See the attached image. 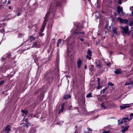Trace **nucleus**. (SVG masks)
<instances>
[{"mask_svg": "<svg viewBox=\"0 0 133 133\" xmlns=\"http://www.w3.org/2000/svg\"><path fill=\"white\" fill-rule=\"evenodd\" d=\"M130 115V116H133V113H131Z\"/></svg>", "mask_w": 133, "mask_h": 133, "instance_id": "5fc2aeb1", "label": "nucleus"}, {"mask_svg": "<svg viewBox=\"0 0 133 133\" xmlns=\"http://www.w3.org/2000/svg\"><path fill=\"white\" fill-rule=\"evenodd\" d=\"M77 66L78 69H79L81 67V61L80 58H79L77 62Z\"/></svg>", "mask_w": 133, "mask_h": 133, "instance_id": "4468645a", "label": "nucleus"}, {"mask_svg": "<svg viewBox=\"0 0 133 133\" xmlns=\"http://www.w3.org/2000/svg\"><path fill=\"white\" fill-rule=\"evenodd\" d=\"M95 63L97 67H98L99 69H101L103 68V67L101 65L99 60H96L95 62Z\"/></svg>", "mask_w": 133, "mask_h": 133, "instance_id": "0eeeda50", "label": "nucleus"}, {"mask_svg": "<svg viewBox=\"0 0 133 133\" xmlns=\"http://www.w3.org/2000/svg\"><path fill=\"white\" fill-rule=\"evenodd\" d=\"M90 56L89 55H87L86 56V58H87L89 60H90L91 59V58Z\"/></svg>", "mask_w": 133, "mask_h": 133, "instance_id": "7c9ffc66", "label": "nucleus"}, {"mask_svg": "<svg viewBox=\"0 0 133 133\" xmlns=\"http://www.w3.org/2000/svg\"><path fill=\"white\" fill-rule=\"evenodd\" d=\"M111 65V63L110 62H109L106 64V65L108 66H110Z\"/></svg>", "mask_w": 133, "mask_h": 133, "instance_id": "58836bf2", "label": "nucleus"}, {"mask_svg": "<svg viewBox=\"0 0 133 133\" xmlns=\"http://www.w3.org/2000/svg\"><path fill=\"white\" fill-rule=\"evenodd\" d=\"M132 46H133V44H132Z\"/></svg>", "mask_w": 133, "mask_h": 133, "instance_id": "774afa93", "label": "nucleus"}, {"mask_svg": "<svg viewBox=\"0 0 133 133\" xmlns=\"http://www.w3.org/2000/svg\"><path fill=\"white\" fill-rule=\"evenodd\" d=\"M79 39L81 41H83L84 40V39L83 38H80Z\"/></svg>", "mask_w": 133, "mask_h": 133, "instance_id": "49530a36", "label": "nucleus"}, {"mask_svg": "<svg viewBox=\"0 0 133 133\" xmlns=\"http://www.w3.org/2000/svg\"><path fill=\"white\" fill-rule=\"evenodd\" d=\"M122 130L121 131L122 133L125 132L127 130L129 127V126H127L124 127L123 126H122Z\"/></svg>", "mask_w": 133, "mask_h": 133, "instance_id": "9b49d317", "label": "nucleus"}, {"mask_svg": "<svg viewBox=\"0 0 133 133\" xmlns=\"http://www.w3.org/2000/svg\"><path fill=\"white\" fill-rule=\"evenodd\" d=\"M86 97L87 98H89L90 97H92V96L91 95V94L90 93H89L86 95Z\"/></svg>", "mask_w": 133, "mask_h": 133, "instance_id": "393cba45", "label": "nucleus"}, {"mask_svg": "<svg viewBox=\"0 0 133 133\" xmlns=\"http://www.w3.org/2000/svg\"><path fill=\"white\" fill-rule=\"evenodd\" d=\"M112 26L111 25V26H110L109 27H108L107 28V29H108V30L109 31H111L110 30L111 29V27H112Z\"/></svg>", "mask_w": 133, "mask_h": 133, "instance_id": "4c0bfd02", "label": "nucleus"}, {"mask_svg": "<svg viewBox=\"0 0 133 133\" xmlns=\"http://www.w3.org/2000/svg\"><path fill=\"white\" fill-rule=\"evenodd\" d=\"M133 84V81L131 79H129L128 81H127L125 84V85H132Z\"/></svg>", "mask_w": 133, "mask_h": 133, "instance_id": "6e6552de", "label": "nucleus"}, {"mask_svg": "<svg viewBox=\"0 0 133 133\" xmlns=\"http://www.w3.org/2000/svg\"><path fill=\"white\" fill-rule=\"evenodd\" d=\"M36 131V129L35 128L31 127L28 133H35Z\"/></svg>", "mask_w": 133, "mask_h": 133, "instance_id": "2eb2a0df", "label": "nucleus"}, {"mask_svg": "<svg viewBox=\"0 0 133 133\" xmlns=\"http://www.w3.org/2000/svg\"><path fill=\"white\" fill-rule=\"evenodd\" d=\"M87 53L88 54V55H89L90 56H91L92 55V52H91L90 50L89 49H88V50Z\"/></svg>", "mask_w": 133, "mask_h": 133, "instance_id": "5701e85b", "label": "nucleus"}, {"mask_svg": "<svg viewBox=\"0 0 133 133\" xmlns=\"http://www.w3.org/2000/svg\"><path fill=\"white\" fill-rule=\"evenodd\" d=\"M123 8L120 6H118L117 9V12L118 14H120L121 11H122Z\"/></svg>", "mask_w": 133, "mask_h": 133, "instance_id": "ddd939ff", "label": "nucleus"}, {"mask_svg": "<svg viewBox=\"0 0 133 133\" xmlns=\"http://www.w3.org/2000/svg\"><path fill=\"white\" fill-rule=\"evenodd\" d=\"M36 38V37H33L31 36H30L28 39V41H30V42H31L32 41H34Z\"/></svg>", "mask_w": 133, "mask_h": 133, "instance_id": "9d476101", "label": "nucleus"}, {"mask_svg": "<svg viewBox=\"0 0 133 133\" xmlns=\"http://www.w3.org/2000/svg\"><path fill=\"white\" fill-rule=\"evenodd\" d=\"M132 14H133V12H132Z\"/></svg>", "mask_w": 133, "mask_h": 133, "instance_id": "338daca9", "label": "nucleus"}, {"mask_svg": "<svg viewBox=\"0 0 133 133\" xmlns=\"http://www.w3.org/2000/svg\"><path fill=\"white\" fill-rule=\"evenodd\" d=\"M76 109H78V108L77 107H76Z\"/></svg>", "mask_w": 133, "mask_h": 133, "instance_id": "e2e57ef3", "label": "nucleus"}, {"mask_svg": "<svg viewBox=\"0 0 133 133\" xmlns=\"http://www.w3.org/2000/svg\"><path fill=\"white\" fill-rule=\"evenodd\" d=\"M106 106L105 103L104 104V103H103L101 104V107L104 109H107V107Z\"/></svg>", "mask_w": 133, "mask_h": 133, "instance_id": "f3484780", "label": "nucleus"}, {"mask_svg": "<svg viewBox=\"0 0 133 133\" xmlns=\"http://www.w3.org/2000/svg\"><path fill=\"white\" fill-rule=\"evenodd\" d=\"M102 96H103V97H106V96L105 95H103Z\"/></svg>", "mask_w": 133, "mask_h": 133, "instance_id": "13d9d810", "label": "nucleus"}, {"mask_svg": "<svg viewBox=\"0 0 133 133\" xmlns=\"http://www.w3.org/2000/svg\"><path fill=\"white\" fill-rule=\"evenodd\" d=\"M4 29H2L1 30L0 32H1L3 33L4 32Z\"/></svg>", "mask_w": 133, "mask_h": 133, "instance_id": "37998d69", "label": "nucleus"}, {"mask_svg": "<svg viewBox=\"0 0 133 133\" xmlns=\"http://www.w3.org/2000/svg\"><path fill=\"white\" fill-rule=\"evenodd\" d=\"M130 104H127L123 105L122 106H120V108L121 109H124L127 108L129 107L130 106L129 105Z\"/></svg>", "mask_w": 133, "mask_h": 133, "instance_id": "f8f14e48", "label": "nucleus"}, {"mask_svg": "<svg viewBox=\"0 0 133 133\" xmlns=\"http://www.w3.org/2000/svg\"><path fill=\"white\" fill-rule=\"evenodd\" d=\"M128 25H129L130 26H131L132 25H133V21H130V23Z\"/></svg>", "mask_w": 133, "mask_h": 133, "instance_id": "2f4dec72", "label": "nucleus"}, {"mask_svg": "<svg viewBox=\"0 0 133 133\" xmlns=\"http://www.w3.org/2000/svg\"><path fill=\"white\" fill-rule=\"evenodd\" d=\"M90 70L91 71H95L94 66V65H91L90 66Z\"/></svg>", "mask_w": 133, "mask_h": 133, "instance_id": "aec40b11", "label": "nucleus"}, {"mask_svg": "<svg viewBox=\"0 0 133 133\" xmlns=\"http://www.w3.org/2000/svg\"><path fill=\"white\" fill-rule=\"evenodd\" d=\"M59 44H58V43H57V46L58 47Z\"/></svg>", "mask_w": 133, "mask_h": 133, "instance_id": "052dcab7", "label": "nucleus"}, {"mask_svg": "<svg viewBox=\"0 0 133 133\" xmlns=\"http://www.w3.org/2000/svg\"><path fill=\"white\" fill-rule=\"evenodd\" d=\"M87 68V66L86 65H85L84 67V69H86Z\"/></svg>", "mask_w": 133, "mask_h": 133, "instance_id": "603ef678", "label": "nucleus"}, {"mask_svg": "<svg viewBox=\"0 0 133 133\" xmlns=\"http://www.w3.org/2000/svg\"><path fill=\"white\" fill-rule=\"evenodd\" d=\"M64 104L63 103L62 104L61 106V109L60 110H59V111H60L61 112H62L63 111V109L64 108Z\"/></svg>", "mask_w": 133, "mask_h": 133, "instance_id": "412c9836", "label": "nucleus"}, {"mask_svg": "<svg viewBox=\"0 0 133 133\" xmlns=\"http://www.w3.org/2000/svg\"><path fill=\"white\" fill-rule=\"evenodd\" d=\"M60 4V3H58L57 0H55L54 1L53 4L52 3H51L49 12H48L45 15V18L42 25L40 32L42 33L44 31V29L46 25V23L45 22V21L48 17L50 13H52V14L54 15L56 11V7L58 6Z\"/></svg>", "mask_w": 133, "mask_h": 133, "instance_id": "f257e3e1", "label": "nucleus"}, {"mask_svg": "<svg viewBox=\"0 0 133 133\" xmlns=\"http://www.w3.org/2000/svg\"><path fill=\"white\" fill-rule=\"evenodd\" d=\"M21 112L24 113L26 115H27L28 113V111L26 110H21Z\"/></svg>", "mask_w": 133, "mask_h": 133, "instance_id": "4be33fe9", "label": "nucleus"}, {"mask_svg": "<svg viewBox=\"0 0 133 133\" xmlns=\"http://www.w3.org/2000/svg\"><path fill=\"white\" fill-rule=\"evenodd\" d=\"M55 75H50L49 74H47L45 75V78L46 80L49 82H52L54 79Z\"/></svg>", "mask_w": 133, "mask_h": 133, "instance_id": "f03ea898", "label": "nucleus"}, {"mask_svg": "<svg viewBox=\"0 0 133 133\" xmlns=\"http://www.w3.org/2000/svg\"><path fill=\"white\" fill-rule=\"evenodd\" d=\"M71 95L69 94L66 95L64 96V98L66 99H68L70 98H71Z\"/></svg>", "mask_w": 133, "mask_h": 133, "instance_id": "6ab92c4d", "label": "nucleus"}, {"mask_svg": "<svg viewBox=\"0 0 133 133\" xmlns=\"http://www.w3.org/2000/svg\"><path fill=\"white\" fill-rule=\"evenodd\" d=\"M25 130V128H23L22 130H21V131L22 132H23Z\"/></svg>", "mask_w": 133, "mask_h": 133, "instance_id": "864d4df0", "label": "nucleus"}, {"mask_svg": "<svg viewBox=\"0 0 133 133\" xmlns=\"http://www.w3.org/2000/svg\"><path fill=\"white\" fill-rule=\"evenodd\" d=\"M4 26L3 24H0V28Z\"/></svg>", "mask_w": 133, "mask_h": 133, "instance_id": "de8ad7c7", "label": "nucleus"}, {"mask_svg": "<svg viewBox=\"0 0 133 133\" xmlns=\"http://www.w3.org/2000/svg\"><path fill=\"white\" fill-rule=\"evenodd\" d=\"M122 3L121 2V0H119L118 2V3L120 4H122Z\"/></svg>", "mask_w": 133, "mask_h": 133, "instance_id": "c03bdc74", "label": "nucleus"}, {"mask_svg": "<svg viewBox=\"0 0 133 133\" xmlns=\"http://www.w3.org/2000/svg\"><path fill=\"white\" fill-rule=\"evenodd\" d=\"M76 29L74 31H73V33L76 34H79V37H81L82 36H81V35H83L84 34L85 32L84 31L82 32H80L81 30L79 28L78 26V25H77L76 26Z\"/></svg>", "mask_w": 133, "mask_h": 133, "instance_id": "7ed1b4c3", "label": "nucleus"}, {"mask_svg": "<svg viewBox=\"0 0 133 133\" xmlns=\"http://www.w3.org/2000/svg\"><path fill=\"white\" fill-rule=\"evenodd\" d=\"M132 38L133 39V32H132Z\"/></svg>", "mask_w": 133, "mask_h": 133, "instance_id": "bf43d9fd", "label": "nucleus"}, {"mask_svg": "<svg viewBox=\"0 0 133 133\" xmlns=\"http://www.w3.org/2000/svg\"><path fill=\"white\" fill-rule=\"evenodd\" d=\"M128 118V117L124 118H122L121 120V119L119 120H118V125H121L124 123L126 122V120H128L129 121H130V119L129 120Z\"/></svg>", "mask_w": 133, "mask_h": 133, "instance_id": "423d86ee", "label": "nucleus"}, {"mask_svg": "<svg viewBox=\"0 0 133 133\" xmlns=\"http://www.w3.org/2000/svg\"><path fill=\"white\" fill-rule=\"evenodd\" d=\"M21 12L18 13L17 15V16H20L21 14Z\"/></svg>", "mask_w": 133, "mask_h": 133, "instance_id": "a18cd8bd", "label": "nucleus"}, {"mask_svg": "<svg viewBox=\"0 0 133 133\" xmlns=\"http://www.w3.org/2000/svg\"><path fill=\"white\" fill-rule=\"evenodd\" d=\"M8 8L9 9H11V6H8Z\"/></svg>", "mask_w": 133, "mask_h": 133, "instance_id": "4d7b16f0", "label": "nucleus"}, {"mask_svg": "<svg viewBox=\"0 0 133 133\" xmlns=\"http://www.w3.org/2000/svg\"><path fill=\"white\" fill-rule=\"evenodd\" d=\"M10 1L9 0H8V4H9L10 3Z\"/></svg>", "mask_w": 133, "mask_h": 133, "instance_id": "6e6d98bb", "label": "nucleus"}, {"mask_svg": "<svg viewBox=\"0 0 133 133\" xmlns=\"http://www.w3.org/2000/svg\"><path fill=\"white\" fill-rule=\"evenodd\" d=\"M121 28L123 30L122 32L124 33L125 34L130 33L132 30L131 27V29L129 30L128 26H126L124 27H121Z\"/></svg>", "mask_w": 133, "mask_h": 133, "instance_id": "20e7f679", "label": "nucleus"}, {"mask_svg": "<svg viewBox=\"0 0 133 133\" xmlns=\"http://www.w3.org/2000/svg\"><path fill=\"white\" fill-rule=\"evenodd\" d=\"M10 127V125H8L6 127L4 131L5 133H9L10 131L11 130Z\"/></svg>", "mask_w": 133, "mask_h": 133, "instance_id": "1a4fd4ad", "label": "nucleus"}, {"mask_svg": "<svg viewBox=\"0 0 133 133\" xmlns=\"http://www.w3.org/2000/svg\"><path fill=\"white\" fill-rule=\"evenodd\" d=\"M60 3L62 4H64L66 3L65 0H59Z\"/></svg>", "mask_w": 133, "mask_h": 133, "instance_id": "b1692460", "label": "nucleus"}, {"mask_svg": "<svg viewBox=\"0 0 133 133\" xmlns=\"http://www.w3.org/2000/svg\"><path fill=\"white\" fill-rule=\"evenodd\" d=\"M121 13L123 15H124L125 14V13L123 11V10H122V11H121Z\"/></svg>", "mask_w": 133, "mask_h": 133, "instance_id": "8fccbe9b", "label": "nucleus"}, {"mask_svg": "<svg viewBox=\"0 0 133 133\" xmlns=\"http://www.w3.org/2000/svg\"><path fill=\"white\" fill-rule=\"evenodd\" d=\"M60 113H61V112L60 111H59V112H58V114H60Z\"/></svg>", "mask_w": 133, "mask_h": 133, "instance_id": "0e129e2a", "label": "nucleus"}, {"mask_svg": "<svg viewBox=\"0 0 133 133\" xmlns=\"http://www.w3.org/2000/svg\"><path fill=\"white\" fill-rule=\"evenodd\" d=\"M62 39H59L58 40V42L57 43L58 44H60L61 42Z\"/></svg>", "mask_w": 133, "mask_h": 133, "instance_id": "72a5a7b5", "label": "nucleus"}, {"mask_svg": "<svg viewBox=\"0 0 133 133\" xmlns=\"http://www.w3.org/2000/svg\"><path fill=\"white\" fill-rule=\"evenodd\" d=\"M105 28L107 29V28L108 27V22H107L106 23L105 25Z\"/></svg>", "mask_w": 133, "mask_h": 133, "instance_id": "e433bc0d", "label": "nucleus"}, {"mask_svg": "<svg viewBox=\"0 0 133 133\" xmlns=\"http://www.w3.org/2000/svg\"><path fill=\"white\" fill-rule=\"evenodd\" d=\"M6 59V58H5V57L3 56L2 58L1 61L2 62H3Z\"/></svg>", "mask_w": 133, "mask_h": 133, "instance_id": "c85d7f7f", "label": "nucleus"}, {"mask_svg": "<svg viewBox=\"0 0 133 133\" xmlns=\"http://www.w3.org/2000/svg\"><path fill=\"white\" fill-rule=\"evenodd\" d=\"M37 43L36 42H34L33 44V45L31 48L35 47L37 46Z\"/></svg>", "mask_w": 133, "mask_h": 133, "instance_id": "a878e982", "label": "nucleus"}, {"mask_svg": "<svg viewBox=\"0 0 133 133\" xmlns=\"http://www.w3.org/2000/svg\"><path fill=\"white\" fill-rule=\"evenodd\" d=\"M23 35V34H22L19 33L18 34V35L21 36H22V35Z\"/></svg>", "mask_w": 133, "mask_h": 133, "instance_id": "3c124183", "label": "nucleus"}, {"mask_svg": "<svg viewBox=\"0 0 133 133\" xmlns=\"http://www.w3.org/2000/svg\"><path fill=\"white\" fill-rule=\"evenodd\" d=\"M74 133H77V131H76L75 132H74Z\"/></svg>", "mask_w": 133, "mask_h": 133, "instance_id": "680f3d73", "label": "nucleus"}, {"mask_svg": "<svg viewBox=\"0 0 133 133\" xmlns=\"http://www.w3.org/2000/svg\"><path fill=\"white\" fill-rule=\"evenodd\" d=\"M87 129L88 131H92V129L89 128H88Z\"/></svg>", "mask_w": 133, "mask_h": 133, "instance_id": "a19ab883", "label": "nucleus"}, {"mask_svg": "<svg viewBox=\"0 0 133 133\" xmlns=\"http://www.w3.org/2000/svg\"><path fill=\"white\" fill-rule=\"evenodd\" d=\"M11 56V54L9 53V54H8L6 55V58H9Z\"/></svg>", "mask_w": 133, "mask_h": 133, "instance_id": "c756f323", "label": "nucleus"}, {"mask_svg": "<svg viewBox=\"0 0 133 133\" xmlns=\"http://www.w3.org/2000/svg\"><path fill=\"white\" fill-rule=\"evenodd\" d=\"M101 88V87L99 85V86L97 88V89H99L100 88Z\"/></svg>", "mask_w": 133, "mask_h": 133, "instance_id": "09e8293b", "label": "nucleus"}, {"mask_svg": "<svg viewBox=\"0 0 133 133\" xmlns=\"http://www.w3.org/2000/svg\"><path fill=\"white\" fill-rule=\"evenodd\" d=\"M4 82V81H2L0 82V85H2Z\"/></svg>", "mask_w": 133, "mask_h": 133, "instance_id": "ea45409f", "label": "nucleus"}, {"mask_svg": "<svg viewBox=\"0 0 133 133\" xmlns=\"http://www.w3.org/2000/svg\"><path fill=\"white\" fill-rule=\"evenodd\" d=\"M21 125H23V126L24 127H25L26 128H28V125L27 124L25 123H22L21 124Z\"/></svg>", "mask_w": 133, "mask_h": 133, "instance_id": "bb28decb", "label": "nucleus"}, {"mask_svg": "<svg viewBox=\"0 0 133 133\" xmlns=\"http://www.w3.org/2000/svg\"><path fill=\"white\" fill-rule=\"evenodd\" d=\"M107 89V88H105L103 89V90H101V94L102 93H104L105 91V90Z\"/></svg>", "mask_w": 133, "mask_h": 133, "instance_id": "cd10ccee", "label": "nucleus"}, {"mask_svg": "<svg viewBox=\"0 0 133 133\" xmlns=\"http://www.w3.org/2000/svg\"><path fill=\"white\" fill-rule=\"evenodd\" d=\"M114 73L116 74H120L121 72L120 69H116L114 71Z\"/></svg>", "mask_w": 133, "mask_h": 133, "instance_id": "a211bd4d", "label": "nucleus"}, {"mask_svg": "<svg viewBox=\"0 0 133 133\" xmlns=\"http://www.w3.org/2000/svg\"><path fill=\"white\" fill-rule=\"evenodd\" d=\"M117 20L121 23H124L127 24H128V22L129 21V19H124L120 17H118L117 18Z\"/></svg>", "mask_w": 133, "mask_h": 133, "instance_id": "39448f33", "label": "nucleus"}, {"mask_svg": "<svg viewBox=\"0 0 133 133\" xmlns=\"http://www.w3.org/2000/svg\"><path fill=\"white\" fill-rule=\"evenodd\" d=\"M130 52L131 53V54L133 55V49H132L130 50Z\"/></svg>", "mask_w": 133, "mask_h": 133, "instance_id": "f704fd0d", "label": "nucleus"}, {"mask_svg": "<svg viewBox=\"0 0 133 133\" xmlns=\"http://www.w3.org/2000/svg\"><path fill=\"white\" fill-rule=\"evenodd\" d=\"M108 84L109 85H110L111 86H113L114 85L111 82H109L108 83Z\"/></svg>", "mask_w": 133, "mask_h": 133, "instance_id": "473e14b6", "label": "nucleus"}, {"mask_svg": "<svg viewBox=\"0 0 133 133\" xmlns=\"http://www.w3.org/2000/svg\"><path fill=\"white\" fill-rule=\"evenodd\" d=\"M112 27V32L114 34L116 35H117L118 34V32L117 31V27Z\"/></svg>", "mask_w": 133, "mask_h": 133, "instance_id": "dca6fc26", "label": "nucleus"}, {"mask_svg": "<svg viewBox=\"0 0 133 133\" xmlns=\"http://www.w3.org/2000/svg\"><path fill=\"white\" fill-rule=\"evenodd\" d=\"M100 80V78H97V81L98 82V85H99L101 87V85H100V83H99Z\"/></svg>", "mask_w": 133, "mask_h": 133, "instance_id": "c9c22d12", "label": "nucleus"}, {"mask_svg": "<svg viewBox=\"0 0 133 133\" xmlns=\"http://www.w3.org/2000/svg\"><path fill=\"white\" fill-rule=\"evenodd\" d=\"M105 99L106 100L107 99V98H106V97H105Z\"/></svg>", "mask_w": 133, "mask_h": 133, "instance_id": "69168bd1", "label": "nucleus"}, {"mask_svg": "<svg viewBox=\"0 0 133 133\" xmlns=\"http://www.w3.org/2000/svg\"><path fill=\"white\" fill-rule=\"evenodd\" d=\"M110 132L109 131H105L103 132V133H109Z\"/></svg>", "mask_w": 133, "mask_h": 133, "instance_id": "79ce46f5", "label": "nucleus"}]
</instances>
